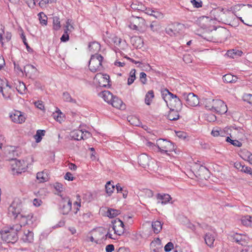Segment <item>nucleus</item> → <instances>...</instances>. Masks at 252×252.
<instances>
[{"label":"nucleus","instance_id":"nucleus-1","mask_svg":"<svg viewBox=\"0 0 252 252\" xmlns=\"http://www.w3.org/2000/svg\"><path fill=\"white\" fill-rule=\"evenodd\" d=\"M22 207L21 200L19 198H15L8 207V215L10 217H13L14 219L19 220L23 224H28V220L32 216L30 215L26 216L22 214Z\"/></svg>","mask_w":252,"mask_h":252},{"label":"nucleus","instance_id":"nucleus-2","mask_svg":"<svg viewBox=\"0 0 252 252\" xmlns=\"http://www.w3.org/2000/svg\"><path fill=\"white\" fill-rule=\"evenodd\" d=\"M205 103L207 109L219 114H224L227 111L226 105L220 99H206Z\"/></svg>","mask_w":252,"mask_h":252},{"label":"nucleus","instance_id":"nucleus-3","mask_svg":"<svg viewBox=\"0 0 252 252\" xmlns=\"http://www.w3.org/2000/svg\"><path fill=\"white\" fill-rule=\"evenodd\" d=\"M213 15L214 20L223 23H226L233 19V13L229 10L224 11L223 8H217L211 12Z\"/></svg>","mask_w":252,"mask_h":252},{"label":"nucleus","instance_id":"nucleus-4","mask_svg":"<svg viewBox=\"0 0 252 252\" xmlns=\"http://www.w3.org/2000/svg\"><path fill=\"white\" fill-rule=\"evenodd\" d=\"M226 33L227 31L225 28H220L218 31L214 28V30H212L210 32H204L202 37L207 41H214L216 39V37L218 38H224Z\"/></svg>","mask_w":252,"mask_h":252},{"label":"nucleus","instance_id":"nucleus-5","mask_svg":"<svg viewBox=\"0 0 252 252\" xmlns=\"http://www.w3.org/2000/svg\"><path fill=\"white\" fill-rule=\"evenodd\" d=\"M103 59V57L98 54L92 55L89 64L90 70L93 72L101 70Z\"/></svg>","mask_w":252,"mask_h":252},{"label":"nucleus","instance_id":"nucleus-6","mask_svg":"<svg viewBox=\"0 0 252 252\" xmlns=\"http://www.w3.org/2000/svg\"><path fill=\"white\" fill-rule=\"evenodd\" d=\"M157 145L158 146V151L161 153H165L169 154L168 153L171 152L174 150V146L171 142L164 139H159L157 141Z\"/></svg>","mask_w":252,"mask_h":252},{"label":"nucleus","instance_id":"nucleus-7","mask_svg":"<svg viewBox=\"0 0 252 252\" xmlns=\"http://www.w3.org/2000/svg\"><path fill=\"white\" fill-rule=\"evenodd\" d=\"M0 237L3 241L8 243H14L18 238L17 234L13 228L2 230L0 232Z\"/></svg>","mask_w":252,"mask_h":252},{"label":"nucleus","instance_id":"nucleus-8","mask_svg":"<svg viewBox=\"0 0 252 252\" xmlns=\"http://www.w3.org/2000/svg\"><path fill=\"white\" fill-rule=\"evenodd\" d=\"M182 97L186 100L187 105L191 107H195L199 104V98L198 96L193 93L187 94L183 93L181 94Z\"/></svg>","mask_w":252,"mask_h":252},{"label":"nucleus","instance_id":"nucleus-9","mask_svg":"<svg viewBox=\"0 0 252 252\" xmlns=\"http://www.w3.org/2000/svg\"><path fill=\"white\" fill-rule=\"evenodd\" d=\"M60 205L62 213L67 215L71 210L72 202L69 198H64L62 199Z\"/></svg>","mask_w":252,"mask_h":252},{"label":"nucleus","instance_id":"nucleus-10","mask_svg":"<svg viewBox=\"0 0 252 252\" xmlns=\"http://www.w3.org/2000/svg\"><path fill=\"white\" fill-rule=\"evenodd\" d=\"M113 229L115 234L121 235L125 231V225L124 222L119 219H116L112 221Z\"/></svg>","mask_w":252,"mask_h":252},{"label":"nucleus","instance_id":"nucleus-11","mask_svg":"<svg viewBox=\"0 0 252 252\" xmlns=\"http://www.w3.org/2000/svg\"><path fill=\"white\" fill-rule=\"evenodd\" d=\"M243 18L238 17L240 21L244 24L252 27V10L243 9Z\"/></svg>","mask_w":252,"mask_h":252},{"label":"nucleus","instance_id":"nucleus-12","mask_svg":"<svg viewBox=\"0 0 252 252\" xmlns=\"http://www.w3.org/2000/svg\"><path fill=\"white\" fill-rule=\"evenodd\" d=\"M232 240L239 245L246 246L247 245L249 237L246 235L236 233L231 236Z\"/></svg>","mask_w":252,"mask_h":252},{"label":"nucleus","instance_id":"nucleus-13","mask_svg":"<svg viewBox=\"0 0 252 252\" xmlns=\"http://www.w3.org/2000/svg\"><path fill=\"white\" fill-rule=\"evenodd\" d=\"M138 163L140 165L144 168L148 167L150 168V166L152 167L151 163L154 164V162L146 154H143L138 157Z\"/></svg>","mask_w":252,"mask_h":252},{"label":"nucleus","instance_id":"nucleus-14","mask_svg":"<svg viewBox=\"0 0 252 252\" xmlns=\"http://www.w3.org/2000/svg\"><path fill=\"white\" fill-rule=\"evenodd\" d=\"M94 79L98 80V83L100 86L107 87L110 86L109 84L110 77L106 74H97L95 75Z\"/></svg>","mask_w":252,"mask_h":252},{"label":"nucleus","instance_id":"nucleus-15","mask_svg":"<svg viewBox=\"0 0 252 252\" xmlns=\"http://www.w3.org/2000/svg\"><path fill=\"white\" fill-rule=\"evenodd\" d=\"M167 105L170 109H174L177 110H181L182 108V103L181 99L179 98H176L175 99H170L169 103L166 101Z\"/></svg>","mask_w":252,"mask_h":252},{"label":"nucleus","instance_id":"nucleus-16","mask_svg":"<svg viewBox=\"0 0 252 252\" xmlns=\"http://www.w3.org/2000/svg\"><path fill=\"white\" fill-rule=\"evenodd\" d=\"M182 26L181 24L179 23L172 24L166 29V32L170 36H176L179 32V30Z\"/></svg>","mask_w":252,"mask_h":252},{"label":"nucleus","instance_id":"nucleus-17","mask_svg":"<svg viewBox=\"0 0 252 252\" xmlns=\"http://www.w3.org/2000/svg\"><path fill=\"white\" fill-rule=\"evenodd\" d=\"M9 160L12 162L11 163L12 170H16L18 173H21V170L23 169V163H24V161L17 160L16 158H11V159H9Z\"/></svg>","mask_w":252,"mask_h":252},{"label":"nucleus","instance_id":"nucleus-18","mask_svg":"<svg viewBox=\"0 0 252 252\" xmlns=\"http://www.w3.org/2000/svg\"><path fill=\"white\" fill-rule=\"evenodd\" d=\"M10 118L12 122L18 124H22L25 120V117L19 111H16L14 113L11 114Z\"/></svg>","mask_w":252,"mask_h":252},{"label":"nucleus","instance_id":"nucleus-19","mask_svg":"<svg viewBox=\"0 0 252 252\" xmlns=\"http://www.w3.org/2000/svg\"><path fill=\"white\" fill-rule=\"evenodd\" d=\"M24 72L26 76L31 78L37 72V69L32 65L27 64L24 67Z\"/></svg>","mask_w":252,"mask_h":252},{"label":"nucleus","instance_id":"nucleus-20","mask_svg":"<svg viewBox=\"0 0 252 252\" xmlns=\"http://www.w3.org/2000/svg\"><path fill=\"white\" fill-rule=\"evenodd\" d=\"M114 107L120 109H123L125 108V105L121 99L116 96H114L110 103Z\"/></svg>","mask_w":252,"mask_h":252},{"label":"nucleus","instance_id":"nucleus-21","mask_svg":"<svg viewBox=\"0 0 252 252\" xmlns=\"http://www.w3.org/2000/svg\"><path fill=\"white\" fill-rule=\"evenodd\" d=\"M112 42L114 44L115 51L124 49L123 46L125 44V41H122L121 38L114 36L112 38Z\"/></svg>","mask_w":252,"mask_h":252},{"label":"nucleus","instance_id":"nucleus-22","mask_svg":"<svg viewBox=\"0 0 252 252\" xmlns=\"http://www.w3.org/2000/svg\"><path fill=\"white\" fill-rule=\"evenodd\" d=\"M131 43L137 49H140L143 46V40L139 36H134L131 38Z\"/></svg>","mask_w":252,"mask_h":252},{"label":"nucleus","instance_id":"nucleus-23","mask_svg":"<svg viewBox=\"0 0 252 252\" xmlns=\"http://www.w3.org/2000/svg\"><path fill=\"white\" fill-rule=\"evenodd\" d=\"M33 233L29 230H27L24 232L22 240L25 243H31L33 242Z\"/></svg>","mask_w":252,"mask_h":252},{"label":"nucleus","instance_id":"nucleus-24","mask_svg":"<svg viewBox=\"0 0 252 252\" xmlns=\"http://www.w3.org/2000/svg\"><path fill=\"white\" fill-rule=\"evenodd\" d=\"M84 131L82 130H75L70 133V137L72 139L76 140H80L84 139V136H83Z\"/></svg>","mask_w":252,"mask_h":252},{"label":"nucleus","instance_id":"nucleus-25","mask_svg":"<svg viewBox=\"0 0 252 252\" xmlns=\"http://www.w3.org/2000/svg\"><path fill=\"white\" fill-rule=\"evenodd\" d=\"M157 199L159 200L158 201V203H161L162 205H165L169 202L171 199V196L168 194H164L161 195L159 193L157 194Z\"/></svg>","mask_w":252,"mask_h":252},{"label":"nucleus","instance_id":"nucleus-26","mask_svg":"<svg viewBox=\"0 0 252 252\" xmlns=\"http://www.w3.org/2000/svg\"><path fill=\"white\" fill-rule=\"evenodd\" d=\"M204 240L206 244L210 247H214V242L215 241V236L214 234L208 232L206 233L205 237Z\"/></svg>","mask_w":252,"mask_h":252},{"label":"nucleus","instance_id":"nucleus-27","mask_svg":"<svg viewBox=\"0 0 252 252\" xmlns=\"http://www.w3.org/2000/svg\"><path fill=\"white\" fill-rule=\"evenodd\" d=\"M101 97L103 98L105 101L107 102L108 103H110L113 98L114 97V95L112 94L110 92L108 91H104L101 93L100 94Z\"/></svg>","mask_w":252,"mask_h":252},{"label":"nucleus","instance_id":"nucleus-28","mask_svg":"<svg viewBox=\"0 0 252 252\" xmlns=\"http://www.w3.org/2000/svg\"><path fill=\"white\" fill-rule=\"evenodd\" d=\"M180 111L172 109H170V111L167 115V118L170 121L177 120L180 117L179 112Z\"/></svg>","mask_w":252,"mask_h":252},{"label":"nucleus","instance_id":"nucleus-29","mask_svg":"<svg viewBox=\"0 0 252 252\" xmlns=\"http://www.w3.org/2000/svg\"><path fill=\"white\" fill-rule=\"evenodd\" d=\"M162 95L165 101H167L166 100V97H167L169 100L170 99H175L176 98H179V97L176 94H173L171 93L166 89H164L162 92Z\"/></svg>","mask_w":252,"mask_h":252},{"label":"nucleus","instance_id":"nucleus-30","mask_svg":"<svg viewBox=\"0 0 252 252\" xmlns=\"http://www.w3.org/2000/svg\"><path fill=\"white\" fill-rule=\"evenodd\" d=\"M162 95L165 101H167L166 100V97H167L169 100L170 99H175L176 98H179V97L176 94H173L171 93L166 89H164L162 92Z\"/></svg>","mask_w":252,"mask_h":252},{"label":"nucleus","instance_id":"nucleus-31","mask_svg":"<svg viewBox=\"0 0 252 252\" xmlns=\"http://www.w3.org/2000/svg\"><path fill=\"white\" fill-rule=\"evenodd\" d=\"M162 95L165 101H167L166 100V97H167L169 100L170 99H175L176 98H179V97L176 94H173L171 93L166 89H164L162 92Z\"/></svg>","mask_w":252,"mask_h":252},{"label":"nucleus","instance_id":"nucleus-32","mask_svg":"<svg viewBox=\"0 0 252 252\" xmlns=\"http://www.w3.org/2000/svg\"><path fill=\"white\" fill-rule=\"evenodd\" d=\"M152 226L155 233H159L162 229V224L160 221L156 220L152 222Z\"/></svg>","mask_w":252,"mask_h":252},{"label":"nucleus","instance_id":"nucleus-33","mask_svg":"<svg viewBox=\"0 0 252 252\" xmlns=\"http://www.w3.org/2000/svg\"><path fill=\"white\" fill-rule=\"evenodd\" d=\"M128 122L133 126H140L141 122L137 117L134 116H130L127 118Z\"/></svg>","mask_w":252,"mask_h":252},{"label":"nucleus","instance_id":"nucleus-34","mask_svg":"<svg viewBox=\"0 0 252 252\" xmlns=\"http://www.w3.org/2000/svg\"><path fill=\"white\" fill-rule=\"evenodd\" d=\"M36 178L40 183H43L48 180V176L46 172H38L36 174Z\"/></svg>","mask_w":252,"mask_h":252},{"label":"nucleus","instance_id":"nucleus-35","mask_svg":"<svg viewBox=\"0 0 252 252\" xmlns=\"http://www.w3.org/2000/svg\"><path fill=\"white\" fill-rule=\"evenodd\" d=\"M120 210L111 208L108 209L106 212L107 216L110 218L116 217L118 215L120 214Z\"/></svg>","mask_w":252,"mask_h":252},{"label":"nucleus","instance_id":"nucleus-36","mask_svg":"<svg viewBox=\"0 0 252 252\" xmlns=\"http://www.w3.org/2000/svg\"><path fill=\"white\" fill-rule=\"evenodd\" d=\"M89 48L92 52H95L98 51L100 49V44L97 42H93L89 44Z\"/></svg>","mask_w":252,"mask_h":252},{"label":"nucleus","instance_id":"nucleus-37","mask_svg":"<svg viewBox=\"0 0 252 252\" xmlns=\"http://www.w3.org/2000/svg\"><path fill=\"white\" fill-rule=\"evenodd\" d=\"M243 52L241 51L237 50L236 51L234 49H232L231 50H228L227 52V55L231 58H235L236 57V56H241Z\"/></svg>","mask_w":252,"mask_h":252},{"label":"nucleus","instance_id":"nucleus-38","mask_svg":"<svg viewBox=\"0 0 252 252\" xmlns=\"http://www.w3.org/2000/svg\"><path fill=\"white\" fill-rule=\"evenodd\" d=\"M154 97V92L152 90L148 91V92L146 94L145 98V103L149 105L151 104V101H152L153 98Z\"/></svg>","mask_w":252,"mask_h":252},{"label":"nucleus","instance_id":"nucleus-39","mask_svg":"<svg viewBox=\"0 0 252 252\" xmlns=\"http://www.w3.org/2000/svg\"><path fill=\"white\" fill-rule=\"evenodd\" d=\"M230 137H232L231 135H230V137L227 136L226 138V141L231 143V144L235 147H241L242 146L241 142L237 140H233Z\"/></svg>","mask_w":252,"mask_h":252},{"label":"nucleus","instance_id":"nucleus-40","mask_svg":"<svg viewBox=\"0 0 252 252\" xmlns=\"http://www.w3.org/2000/svg\"><path fill=\"white\" fill-rule=\"evenodd\" d=\"M45 133L44 130H37L36 134L34 136L36 143H39L42 139V136H44Z\"/></svg>","mask_w":252,"mask_h":252},{"label":"nucleus","instance_id":"nucleus-41","mask_svg":"<svg viewBox=\"0 0 252 252\" xmlns=\"http://www.w3.org/2000/svg\"><path fill=\"white\" fill-rule=\"evenodd\" d=\"M241 222L245 226L251 225L252 222V216H246L242 217L241 219Z\"/></svg>","mask_w":252,"mask_h":252},{"label":"nucleus","instance_id":"nucleus-42","mask_svg":"<svg viewBox=\"0 0 252 252\" xmlns=\"http://www.w3.org/2000/svg\"><path fill=\"white\" fill-rule=\"evenodd\" d=\"M115 186L114 185L111 184L110 181H108L105 185L106 192L108 195H111V194L113 192Z\"/></svg>","mask_w":252,"mask_h":252},{"label":"nucleus","instance_id":"nucleus-43","mask_svg":"<svg viewBox=\"0 0 252 252\" xmlns=\"http://www.w3.org/2000/svg\"><path fill=\"white\" fill-rule=\"evenodd\" d=\"M63 99L66 102L75 103L76 101L75 99H73L70 94L67 92H64L63 94Z\"/></svg>","mask_w":252,"mask_h":252},{"label":"nucleus","instance_id":"nucleus-44","mask_svg":"<svg viewBox=\"0 0 252 252\" xmlns=\"http://www.w3.org/2000/svg\"><path fill=\"white\" fill-rule=\"evenodd\" d=\"M53 29L58 31L61 28L60 18L57 16L53 17Z\"/></svg>","mask_w":252,"mask_h":252},{"label":"nucleus","instance_id":"nucleus-45","mask_svg":"<svg viewBox=\"0 0 252 252\" xmlns=\"http://www.w3.org/2000/svg\"><path fill=\"white\" fill-rule=\"evenodd\" d=\"M40 23L44 25H46L47 23V17L43 12H40L38 14Z\"/></svg>","mask_w":252,"mask_h":252},{"label":"nucleus","instance_id":"nucleus-46","mask_svg":"<svg viewBox=\"0 0 252 252\" xmlns=\"http://www.w3.org/2000/svg\"><path fill=\"white\" fill-rule=\"evenodd\" d=\"M146 145L148 147L150 150H153L155 152H157L158 151V146L154 143L148 141L146 143Z\"/></svg>","mask_w":252,"mask_h":252},{"label":"nucleus","instance_id":"nucleus-47","mask_svg":"<svg viewBox=\"0 0 252 252\" xmlns=\"http://www.w3.org/2000/svg\"><path fill=\"white\" fill-rule=\"evenodd\" d=\"M4 85V81L0 78V93H1L3 97L5 99H8L9 97V95H6L3 93V89Z\"/></svg>","mask_w":252,"mask_h":252},{"label":"nucleus","instance_id":"nucleus-48","mask_svg":"<svg viewBox=\"0 0 252 252\" xmlns=\"http://www.w3.org/2000/svg\"><path fill=\"white\" fill-rule=\"evenodd\" d=\"M223 80L227 83H230L232 81L233 75L231 74H226L223 76Z\"/></svg>","mask_w":252,"mask_h":252},{"label":"nucleus","instance_id":"nucleus-49","mask_svg":"<svg viewBox=\"0 0 252 252\" xmlns=\"http://www.w3.org/2000/svg\"><path fill=\"white\" fill-rule=\"evenodd\" d=\"M4 30V26L2 25H0V41L2 46L3 45L4 40L3 35L5 34Z\"/></svg>","mask_w":252,"mask_h":252},{"label":"nucleus","instance_id":"nucleus-50","mask_svg":"<svg viewBox=\"0 0 252 252\" xmlns=\"http://www.w3.org/2000/svg\"><path fill=\"white\" fill-rule=\"evenodd\" d=\"M63 115L62 113L61 112L60 110L59 111H57L56 113H54V118L57 121L61 122V121L63 120L61 115Z\"/></svg>","mask_w":252,"mask_h":252},{"label":"nucleus","instance_id":"nucleus-51","mask_svg":"<svg viewBox=\"0 0 252 252\" xmlns=\"http://www.w3.org/2000/svg\"><path fill=\"white\" fill-rule=\"evenodd\" d=\"M190 2L195 8H200L202 6V2L201 0H191Z\"/></svg>","mask_w":252,"mask_h":252},{"label":"nucleus","instance_id":"nucleus-52","mask_svg":"<svg viewBox=\"0 0 252 252\" xmlns=\"http://www.w3.org/2000/svg\"><path fill=\"white\" fill-rule=\"evenodd\" d=\"M244 100L252 105V94H246L243 97Z\"/></svg>","mask_w":252,"mask_h":252},{"label":"nucleus","instance_id":"nucleus-53","mask_svg":"<svg viewBox=\"0 0 252 252\" xmlns=\"http://www.w3.org/2000/svg\"><path fill=\"white\" fill-rule=\"evenodd\" d=\"M151 12H153V16L155 17V18L157 19H162L163 18V15L162 13L161 12H159L158 11H156L154 10H151Z\"/></svg>","mask_w":252,"mask_h":252},{"label":"nucleus","instance_id":"nucleus-54","mask_svg":"<svg viewBox=\"0 0 252 252\" xmlns=\"http://www.w3.org/2000/svg\"><path fill=\"white\" fill-rule=\"evenodd\" d=\"M146 74L145 72H142L140 74V80L143 84H145L147 82Z\"/></svg>","mask_w":252,"mask_h":252},{"label":"nucleus","instance_id":"nucleus-55","mask_svg":"<svg viewBox=\"0 0 252 252\" xmlns=\"http://www.w3.org/2000/svg\"><path fill=\"white\" fill-rule=\"evenodd\" d=\"M174 248L173 244L172 242H168L164 247V251L166 252H170Z\"/></svg>","mask_w":252,"mask_h":252},{"label":"nucleus","instance_id":"nucleus-56","mask_svg":"<svg viewBox=\"0 0 252 252\" xmlns=\"http://www.w3.org/2000/svg\"><path fill=\"white\" fill-rule=\"evenodd\" d=\"M246 158H244L245 160L248 161L250 164H252V154L249 152H247L245 155Z\"/></svg>","mask_w":252,"mask_h":252},{"label":"nucleus","instance_id":"nucleus-57","mask_svg":"<svg viewBox=\"0 0 252 252\" xmlns=\"http://www.w3.org/2000/svg\"><path fill=\"white\" fill-rule=\"evenodd\" d=\"M150 28L153 32L157 31L158 29V25L156 22H152L150 25Z\"/></svg>","mask_w":252,"mask_h":252},{"label":"nucleus","instance_id":"nucleus-58","mask_svg":"<svg viewBox=\"0 0 252 252\" xmlns=\"http://www.w3.org/2000/svg\"><path fill=\"white\" fill-rule=\"evenodd\" d=\"M130 20L133 23L137 25L138 23V22H143L144 19L143 18H142L141 17H133Z\"/></svg>","mask_w":252,"mask_h":252},{"label":"nucleus","instance_id":"nucleus-59","mask_svg":"<svg viewBox=\"0 0 252 252\" xmlns=\"http://www.w3.org/2000/svg\"><path fill=\"white\" fill-rule=\"evenodd\" d=\"M221 131L220 128H214L211 132V134L213 136L216 137L220 135V132Z\"/></svg>","mask_w":252,"mask_h":252},{"label":"nucleus","instance_id":"nucleus-60","mask_svg":"<svg viewBox=\"0 0 252 252\" xmlns=\"http://www.w3.org/2000/svg\"><path fill=\"white\" fill-rule=\"evenodd\" d=\"M11 36H12V35H11V32H6V33L4 34V37L3 36V37H4L3 43L4 42L9 41L11 38Z\"/></svg>","mask_w":252,"mask_h":252},{"label":"nucleus","instance_id":"nucleus-61","mask_svg":"<svg viewBox=\"0 0 252 252\" xmlns=\"http://www.w3.org/2000/svg\"><path fill=\"white\" fill-rule=\"evenodd\" d=\"M64 178L65 180H67L68 181H73L74 179V178L73 177L72 174L69 172H67L65 174Z\"/></svg>","mask_w":252,"mask_h":252},{"label":"nucleus","instance_id":"nucleus-62","mask_svg":"<svg viewBox=\"0 0 252 252\" xmlns=\"http://www.w3.org/2000/svg\"><path fill=\"white\" fill-rule=\"evenodd\" d=\"M63 185L60 183H56L54 185L55 189L60 192H61L63 190Z\"/></svg>","mask_w":252,"mask_h":252},{"label":"nucleus","instance_id":"nucleus-63","mask_svg":"<svg viewBox=\"0 0 252 252\" xmlns=\"http://www.w3.org/2000/svg\"><path fill=\"white\" fill-rule=\"evenodd\" d=\"M35 106L40 110H43L44 108V105L41 101H37L34 102Z\"/></svg>","mask_w":252,"mask_h":252},{"label":"nucleus","instance_id":"nucleus-64","mask_svg":"<svg viewBox=\"0 0 252 252\" xmlns=\"http://www.w3.org/2000/svg\"><path fill=\"white\" fill-rule=\"evenodd\" d=\"M114 246L113 244H109L106 246L105 250L106 252H112L114 251Z\"/></svg>","mask_w":252,"mask_h":252}]
</instances>
